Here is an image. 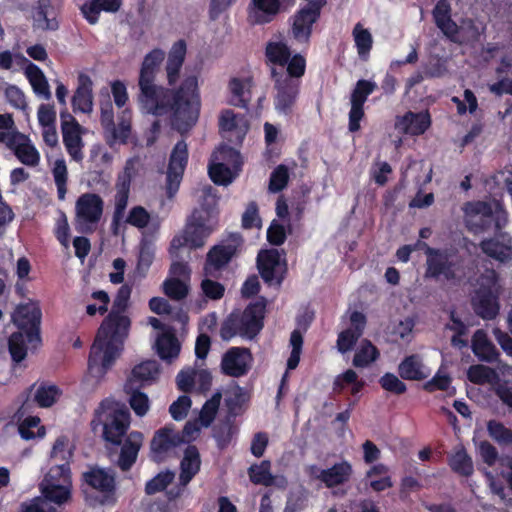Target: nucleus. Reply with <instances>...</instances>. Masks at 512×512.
Returning a JSON list of instances; mask_svg holds the SVG:
<instances>
[{"instance_id": "nucleus-1", "label": "nucleus", "mask_w": 512, "mask_h": 512, "mask_svg": "<svg viewBox=\"0 0 512 512\" xmlns=\"http://www.w3.org/2000/svg\"><path fill=\"white\" fill-rule=\"evenodd\" d=\"M165 59V52L155 48L142 61L138 86V101L147 113L155 116L170 114L173 126L180 132L191 129L200 114L201 100L196 76H187L177 89L155 83Z\"/></svg>"}, {"instance_id": "nucleus-2", "label": "nucleus", "mask_w": 512, "mask_h": 512, "mask_svg": "<svg viewBox=\"0 0 512 512\" xmlns=\"http://www.w3.org/2000/svg\"><path fill=\"white\" fill-rule=\"evenodd\" d=\"M131 292L127 284L118 289L111 311L98 328L88 358V371L96 379H102L107 374L124 349L131 325L124 312L128 308Z\"/></svg>"}, {"instance_id": "nucleus-3", "label": "nucleus", "mask_w": 512, "mask_h": 512, "mask_svg": "<svg viewBox=\"0 0 512 512\" xmlns=\"http://www.w3.org/2000/svg\"><path fill=\"white\" fill-rule=\"evenodd\" d=\"M131 414L126 404L112 398L103 399L94 412L91 426L102 428V438L113 446H120L129 433Z\"/></svg>"}, {"instance_id": "nucleus-4", "label": "nucleus", "mask_w": 512, "mask_h": 512, "mask_svg": "<svg viewBox=\"0 0 512 512\" xmlns=\"http://www.w3.org/2000/svg\"><path fill=\"white\" fill-rule=\"evenodd\" d=\"M266 306L265 297L260 296L242 312L232 311L221 324V339L229 341L237 335L250 340L255 338L264 327Z\"/></svg>"}, {"instance_id": "nucleus-5", "label": "nucleus", "mask_w": 512, "mask_h": 512, "mask_svg": "<svg viewBox=\"0 0 512 512\" xmlns=\"http://www.w3.org/2000/svg\"><path fill=\"white\" fill-rule=\"evenodd\" d=\"M466 258L456 247L429 249L425 277L446 281L460 280L466 275Z\"/></svg>"}, {"instance_id": "nucleus-6", "label": "nucleus", "mask_w": 512, "mask_h": 512, "mask_svg": "<svg viewBox=\"0 0 512 512\" xmlns=\"http://www.w3.org/2000/svg\"><path fill=\"white\" fill-rule=\"evenodd\" d=\"M215 221L211 210L205 207L195 208L188 218L182 235L175 236L171 241V250L183 246L200 248L214 230Z\"/></svg>"}, {"instance_id": "nucleus-7", "label": "nucleus", "mask_w": 512, "mask_h": 512, "mask_svg": "<svg viewBox=\"0 0 512 512\" xmlns=\"http://www.w3.org/2000/svg\"><path fill=\"white\" fill-rule=\"evenodd\" d=\"M82 491L88 495L95 491L99 494L98 501L101 505H114L116 497V473L113 469H106L98 465L88 467L81 475Z\"/></svg>"}, {"instance_id": "nucleus-8", "label": "nucleus", "mask_w": 512, "mask_h": 512, "mask_svg": "<svg viewBox=\"0 0 512 512\" xmlns=\"http://www.w3.org/2000/svg\"><path fill=\"white\" fill-rule=\"evenodd\" d=\"M503 214L504 211L497 202L476 201L469 204L466 226L474 234L490 230L497 233L502 229Z\"/></svg>"}, {"instance_id": "nucleus-9", "label": "nucleus", "mask_w": 512, "mask_h": 512, "mask_svg": "<svg viewBox=\"0 0 512 512\" xmlns=\"http://www.w3.org/2000/svg\"><path fill=\"white\" fill-rule=\"evenodd\" d=\"M13 324L24 332L28 343L36 348L41 345V321L42 310L38 300L29 299L27 302L19 303L12 315Z\"/></svg>"}, {"instance_id": "nucleus-10", "label": "nucleus", "mask_w": 512, "mask_h": 512, "mask_svg": "<svg viewBox=\"0 0 512 512\" xmlns=\"http://www.w3.org/2000/svg\"><path fill=\"white\" fill-rule=\"evenodd\" d=\"M244 239L240 233H230L218 244L212 246L204 263L206 276H213L214 272L224 269L234 258L241 253Z\"/></svg>"}, {"instance_id": "nucleus-11", "label": "nucleus", "mask_w": 512, "mask_h": 512, "mask_svg": "<svg viewBox=\"0 0 512 512\" xmlns=\"http://www.w3.org/2000/svg\"><path fill=\"white\" fill-rule=\"evenodd\" d=\"M327 0L308 2L292 16L290 33L298 43L309 44L313 25L318 21Z\"/></svg>"}, {"instance_id": "nucleus-12", "label": "nucleus", "mask_w": 512, "mask_h": 512, "mask_svg": "<svg viewBox=\"0 0 512 512\" xmlns=\"http://www.w3.org/2000/svg\"><path fill=\"white\" fill-rule=\"evenodd\" d=\"M270 77L276 91L275 109L279 113L290 114L300 92V81L284 77V73L275 67L270 68Z\"/></svg>"}, {"instance_id": "nucleus-13", "label": "nucleus", "mask_w": 512, "mask_h": 512, "mask_svg": "<svg viewBox=\"0 0 512 512\" xmlns=\"http://www.w3.org/2000/svg\"><path fill=\"white\" fill-rule=\"evenodd\" d=\"M257 268L268 286L279 288L287 274V263H281V253L277 249L261 250L257 256Z\"/></svg>"}, {"instance_id": "nucleus-14", "label": "nucleus", "mask_w": 512, "mask_h": 512, "mask_svg": "<svg viewBox=\"0 0 512 512\" xmlns=\"http://www.w3.org/2000/svg\"><path fill=\"white\" fill-rule=\"evenodd\" d=\"M183 442V437L173 427L160 428L155 432L150 443L151 459L156 463L164 462L168 453Z\"/></svg>"}, {"instance_id": "nucleus-15", "label": "nucleus", "mask_w": 512, "mask_h": 512, "mask_svg": "<svg viewBox=\"0 0 512 512\" xmlns=\"http://www.w3.org/2000/svg\"><path fill=\"white\" fill-rule=\"evenodd\" d=\"M6 146L13 151L16 158L24 165L35 167L40 162V153L28 135L15 131L6 141Z\"/></svg>"}, {"instance_id": "nucleus-16", "label": "nucleus", "mask_w": 512, "mask_h": 512, "mask_svg": "<svg viewBox=\"0 0 512 512\" xmlns=\"http://www.w3.org/2000/svg\"><path fill=\"white\" fill-rule=\"evenodd\" d=\"M251 352L244 347H231L222 357L221 370L231 377H241L250 369Z\"/></svg>"}, {"instance_id": "nucleus-17", "label": "nucleus", "mask_w": 512, "mask_h": 512, "mask_svg": "<svg viewBox=\"0 0 512 512\" xmlns=\"http://www.w3.org/2000/svg\"><path fill=\"white\" fill-rule=\"evenodd\" d=\"M35 387L33 384L26 392H25V400L22 405L15 412L13 418L16 419L18 423V433L23 440L29 441L34 440L36 438H43L46 434V429L43 425H40L41 420L38 416H28L25 419H22L26 412V404L30 397V393L32 389Z\"/></svg>"}, {"instance_id": "nucleus-18", "label": "nucleus", "mask_w": 512, "mask_h": 512, "mask_svg": "<svg viewBox=\"0 0 512 512\" xmlns=\"http://www.w3.org/2000/svg\"><path fill=\"white\" fill-rule=\"evenodd\" d=\"M350 327L341 331L337 338V348L341 353L353 349L359 338L363 335L367 325V318L363 312L353 311L349 316Z\"/></svg>"}, {"instance_id": "nucleus-19", "label": "nucleus", "mask_w": 512, "mask_h": 512, "mask_svg": "<svg viewBox=\"0 0 512 512\" xmlns=\"http://www.w3.org/2000/svg\"><path fill=\"white\" fill-rule=\"evenodd\" d=\"M104 202L95 193H84L76 201V216L79 222L97 223L103 214Z\"/></svg>"}, {"instance_id": "nucleus-20", "label": "nucleus", "mask_w": 512, "mask_h": 512, "mask_svg": "<svg viewBox=\"0 0 512 512\" xmlns=\"http://www.w3.org/2000/svg\"><path fill=\"white\" fill-rule=\"evenodd\" d=\"M431 126V116L429 112L408 111L403 116H398L395 121V128L403 134L411 136H420L424 134Z\"/></svg>"}, {"instance_id": "nucleus-21", "label": "nucleus", "mask_w": 512, "mask_h": 512, "mask_svg": "<svg viewBox=\"0 0 512 512\" xmlns=\"http://www.w3.org/2000/svg\"><path fill=\"white\" fill-rule=\"evenodd\" d=\"M71 105L75 113L89 114L93 109V81L91 77L80 72L77 77V88L71 98Z\"/></svg>"}, {"instance_id": "nucleus-22", "label": "nucleus", "mask_w": 512, "mask_h": 512, "mask_svg": "<svg viewBox=\"0 0 512 512\" xmlns=\"http://www.w3.org/2000/svg\"><path fill=\"white\" fill-rule=\"evenodd\" d=\"M15 59L24 68L25 76L31 84L34 93L49 100L51 98L50 87L43 71L20 53L15 55Z\"/></svg>"}, {"instance_id": "nucleus-23", "label": "nucleus", "mask_w": 512, "mask_h": 512, "mask_svg": "<svg viewBox=\"0 0 512 512\" xmlns=\"http://www.w3.org/2000/svg\"><path fill=\"white\" fill-rule=\"evenodd\" d=\"M432 16L435 25L452 42L457 41L459 26L452 19V8L449 0H439L435 5Z\"/></svg>"}, {"instance_id": "nucleus-24", "label": "nucleus", "mask_w": 512, "mask_h": 512, "mask_svg": "<svg viewBox=\"0 0 512 512\" xmlns=\"http://www.w3.org/2000/svg\"><path fill=\"white\" fill-rule=\"evenodd\" d=\"M143 440L144 436L141 432L131 431L122 442L117 465L123 472L129 471L135 464Z\"/></svg>"}, {"instance_id": "nucleus-25", "label": "nucleus", "mask_w": 512, "mask_h": 512, "mask_svg": "<svg viewBox=\"0 0 512 512\" xmlns=\"http://www.w3.org/2000/svg\"><path fill=\"white\" fill-rule=\"evenodd\" d=\"M279 10V0H252L248 8V21L252 25L269 23Z\"/></svg>"}, {"instance_id": "nucleus-26", "label": "nucleus", "mask_w": 512, "mask_h": 512, "mask_svg": "<svg viewBox=\"0 0 512 512\" xmlns=\"http://www.w3.org/2000/svg\"><path fill=\"white\" fill-rule=\"evenodd\" d=\"M187 45L185 40L176 41L169 53L166 63L167 82L169 86H174L179 79L180 71L185 61Z\"/></svg>"}, {"instance_id": "nucleus-27", "label": "nucleus", "mask_w": 512, "mask_h": 512, "mask_svg": "<svg viewBox=\"0 0 512 512\" xmlns=\"http://www.w3.org/2000/svg\"><path fill=\"white\" fill-rule=\"evenodd\" d=\"M481 251L489 258L507 264L512 261V239L501 242L497 238H486L479 243Z\"/></svg>"}, {"instance_id": "nucleus-28", "label": "nucleus", "mask_w": 512, "mask_h": 512, "mask_svg": "<svg viewBox=\"0 0 512 512\" xmlns=\"http://www.w3.org/2000/svg\"><path fill=\"white\" fill-rule=\"evenodd\" d=\"M472 351L480 360L488 363L497 361L499 352L496 346L488 338L487 333L483 329H478L472 336Z\"/></svg>"}, {"instance_id": "nucleus-29", "label": "nucleus", "mask_w": 512, "mask_h": 512, "mask_svg": "<svg viewBox=\"0 0 512 512\" xmlns=\"http://www.w3.org/2000/svg\"><path fill=\"white\" fill-rule=\"evenodd\" d=\"M228 87L232 95L230 103L235 107L247 108L251 101L253 79L251 77H233L230 79Z\"/></svg>"}, {"instance_id": "nucleus-30", "label": "nucleus", "mask_w": 512, "mask_h": 512, "mask_svg": "<svg viewBox=\"0 0 512 512\" xmlns=\"http://www.w3.org/2000/svg\"><path fill=\"white\" fill-rule=\"evenodd\" d=\"M201 459L198 448L188 445L180 462L179 479L182 485H187L200 471Z\"/></svg>"}, {"instance_id": "nucleus-31", "label": "nucleus", "mask_w": 512, "mask_h": 512, "mask_svg": "<svg viewBox=\"0 0 512 512\" xmlns=\"http://www.w3.org/2000/svg\"><path fill=\"white\" fill-rule=\"evenodd\" d=\"M34 26L44 31H55L59 28L57 12L51 0H39L34 14Z\"/></svg>"}, {"instance_id": "nucleus-32", "label": "nucleus", "mask_w": 512, "mask_h": 512, "mask_svg": "<svg viewBox=\"0 0 512 512\" xmlns=\"http://www.w3.org/2000/svg\"><path fill=\"white\" fill-rule=\"evenodd\" d=\"M63 144L67 153L75 162H81L84 158L82 139L83 128L81 125L72 126L71 128L62 129Z\"/></svg>"}, {"instance_id": "nucleus-33", "label": "nucleus", "mask_w": 512, "mask_h": 512, "mask_svg": "<svg viewBox=\"0 0 512 512\" xmlns=\"http://www.w3.org/2000/svg\"><path fill=\"white\" fill-rule=\"evenodd\" d=\"M322 474L323 484L326 488L331 489L347 483L353 474V468L348 461L343 460L335 463L330 468L324 469Z\"/></svg>"}, {"instance_id": "nucleus-34", "label": "nucleus", "mask_w": 512, "mask_h": 512, "mask_svg": "<svg viewBox=\"0 0 512 512\" xmlns=\"http://www.w3.org/2000/svg\"><path fill=\"white\" fill-rule=\"evenodd\" d=\"M265 62L271 67H285L291 56L290 47L283 41H268L264 50Z\"/></svg>"}, {"instance_id": "nucleus-35", "label": "nucleus", "mask_w": 512, "mask_h": 512, "mask_svg": "<svg viewBox=\"0 0 512 512\" xmlns=\"http://www.w3.org/2000/svg\"><path fill=\"white\" fill-rule=\"evenodd\" d=\"M141 385H135L133 379H127L124 384V391L130 395L129 405L139 417L146 415L150 407V401L144 392H141Z\"/></svg>"}, {"instance_id": "nucleus-36", "label": "nucleus", "mask_w": 512, "mask_h": 512, "mask_svg": "<svg viewBox=\"0 0 512 512\" xmlns=\"http://www.w3.org/2000/svg\"><path fill=\"white\" fill-rule=\"evenodd\" d=\"M156 349L162 360L171 362L180 353V343L176 335L171 332H164L156 340Z\"/></svg>"}, {"instance_id": "nucleus-37", "label": "nucleus", "mask_w": 512, "mask_h": 512, "mask_svg": "<svg viewBox=\"0 0 512 512\" xmlns=\"http://www.w3.org/2000/svg\"><path fill=\"white\" fill-rule=\"evenodd\" d=\"M160 373V367L155 360H146L136 365L128 379H133L135 385L144 386L145 383L155 380Z\"/></svg>"}, {"instance_id": "nucleus-38", "label": "nucleus", "mask_w": 512, "mask_h": 512, "mask_svg": "<svg viewBox=\"0 0 512 512\" xmlns=\"http://www.w3.org/2000/svg\"><path fill=\"white\" fill-rule=\"evenodd\" d=\"M399 375L404 380L420 381L425 379L428 374L422 369V363L418 355L405 357L398 367Z\"/></svg>"}, {"instance_id": "nucleus-39", "label": "nucleus", "mask_w": 512, "mask_h": 512, "mask_svg": "<svg viewBox=\"0 0 512 512\" xmlns=\"http://www.w3.org/2000/svg\"><path fill=\"white\" fill-rule=\"evenodd\" d=\"M451 470L463 477H470L474 472L472 458L464 447L455 451L448 459Z\"/></svg>"}, {"instance_id": "nucleus-40", "label": "nucleus", "mask_w": 512, "mask_h": 512, "mask_svg": "<svg viewBox=\"0 0 512 512\" xmlns=\"http://www.w3.org/2000/svg\"><path fill=\"white\" fill-rule=\"evenodd\" d=\"M162 290L171 300L182 301L188 296L190 285L177 277H167L162 283Z\"/></svg>"}, {"instance_id": "nucleus-41", "label": "nucleus", "mask_w": 512, "mask_h": 512, "mask_svg": "<svg viewBox=\"0 0 512 512\" xmlns=\"http://www.w3.org/2000/svg\"><path fill=\"white\" fill-rule=\"evenodd\" d=\"M250 481L255 485L271 486L274 476L271 474V462L263 460L260 464H253L248 468Z\"/></svg>"}, {"instance_id": "nucleus-42", "label": "nucleus", "mask_w": 512, "mask_h": 512, "mask_svg": "<svg viewBox=\"0 0 512 512\" xmlns=\"http://www.w3.org/2000/svg\"><path fill=\"white\" fill-rule=\"evenodd\" d=\"M61 394L58 386L41 383L34 393V401L39 407L48 408L58 400Z\"/></svg>"}, {"instance_id": "nucleus-43", "label": "nucleus", "mask_w": 512, "mask_h": 512, "mask_svg": "<svg viewBox=\"0 0 512 512\" xmlns=\"http://www.w3.org/2000/svg\"><path fill=\"white\" fill-rule=\"evenodd\" d=\"M42 493L46 500L61 505L71 497V485L43 483Z\"/></svg>"}, {"instance_id": "nucleus-44", "label": "nucleus", "mask_w": 512, "mask_h": 512, "mask_svg": "<svg viewBox=\"0 0 512 512\" xmlns=\"http://www.w3.org/2000/svg\"><path fill=\"white\" fill-rule=\"evenodd\" d=\"M27 337L24 332L17 331L10 335L8 339V349L14 362L20 363L27 356Z\"/></svg>"}, {"instance_id": "nucleus-45", "label": "nucleus", "mask_w": 512, "mask_h": 512, "mask_svg": "<svg viewBox=\"0 0 512 512\" xmlns=\"http://www.w3.org/2000/svg\"><path fill=\"white\" fill-rule=\"evenodd\" d=\"M353 37L358 55L364 59L371 51L373 45L372 35L368 29L357 23L353 28Z\"/></svg>"}, {"instance_id": "nucleus-46", "label": "nucleus", "mask_w": 512, "mask_h": 512, "mask_svg": "<svg viewBox=\"0 0 512 512\" xmlns=\"http://www.w3.org/2000/svg\"><path fill=\"white\" fill-rule=\"evenodd\" d=\"M44 483L71 485L70 462L65 461L52 466L45 475Z\"/></svg>"}, {"instance_id": "nucleus-47", "label": "nucleus", "mask_w": 512, "mask_h": 512, "mask_svg": "<svg viewBox=\"0 0 512 512\" xmlns=\"http://www.w3.org/2000/svg\"><path fill=\"white\" fill-rule=\"evenodd\" d=\"M379 350L369 340H364L359 350L353 357V365L355 367H366L370 363L376 361L379 357Z\"/></svg>"}, {"instance_id": "nucleus-48", "label": "nucleus", "mask_w": 512, "mask_h": 512, "mask_svg": "<svg viewBox=\"0 0 512 512\" xmlns=\"http://www.w3.org/2000/svg\"><path fill=\"white\" fill-rule=\"evenodd\" d=\"M188 162V148L184 140H179L170 155L168 168L184 173Z\"/></svg>"}, {"instance_id": "nucleus-49", "label": "nucleus", "mask_w": 512, "mask_h": 512, "mask_svg": "<svg viewBox=\"0 0 512 512\" xmlns=\"http://www.w3.org/2000/svg\"><path fill=\"white\" fill-rule=\"evenodd\" d=\"M52 174L54 177V182L57 187V195L59 200H64L67 193V180H68V171L66 162L64 159H57L54 162V166L52 169Z\"/></svg>"}, {"instance_id": "nucleus-50", "label": "nucleus", "mask_w": 512, "mask_h": 512, "mask_svg": "<svg viewBox=\"0 0 512 512\" xmlns=\"http://www.w3.org/2000/svg\"><path fill=\"white\" fill-rule=\"evenodd\" d=\"M221 399L222 393L217 391L202 406L199 419L204 427L210 426L214 421L221 403Z\"/></svg>"}, {"instance_id": "nucleus-51", "label": "nucleus", "mask_w": 512, "mask_h": 512, "mask_svg": "<svg viewBox=\"0 0 512 512\" xmlns=\"http://www.w3.org/2000/svg\"><path fill=\"white\" fill-rule=\"evenodd\" d=\"M246 400V393L243 388L236 386L232 393L225 398V406L227 408L228 416H239L243 412V405Z\"/></svg>"}, {"instance_id": "nucleus-52", "label": "nucleus", "mask_w": 512, "mask_h": 512, "mask_svg": "<svg viewBox=\"0 0 512 512\" xmlns=\"http://www.w3.org/2000/svg\"><path fill=\"white\" fill-rule=\"evenodd\" d=\"M154 256V245L150 241L142 239L139 247L136 270L144 275L150 268L151 264L153 263Z\"/></svg>"}, {"instance_id": "nucleus-53", "label": "nucleus", "mask_w": 512, "mask_h": 512, "mask_svg": "<svg viewBox=\"0 0 512 512\" xmlns=\"http://www.w3.org/2000/svg\"><path fill=\"white\" fill-rule=\"evenodd\" d=\"M307 61L305 56L300 53L291 54L288 63H286V74L284 77H290L291 80L300 81L305 75Z\"/></svg>"}, {"instance_id": "nucleus-54", "label": "nucleus", "mask_w": 512, "mask_h": 512, "mask_svg": "<svg viewBox=\"0 0 512 512\" xmlns=\"http://www.w3.org/2000/svg\"><path fill=\"white\" fill-rule=\"evenodd\" d=\"M289 182V170L284 164L278 165L271 173L268 189L272 193L281 192Z\"/></svg>"}, {"instance_id": "nucleus-55", "label": "nucleus", "mask_w": 512, "mask_h": 512, "mask_svg": "<svg viewBox=\"0 0 512 512\" xmlns=\"http://www.w3.org/2000/svg\"><path fill=\"white\" fill-rule=\"evenodd\" d=\"M175 477L174 472L170 470L162 471L150 479L145 485V492L148 495H153L161 492L173 481Z\"/></svg>"}, {"instance_id": "nucleus-56", "label": "nucleus", "mask_w": 512, "mask_h": 512, "mask_svg": "<svg viewBox=\"0 0 512 512\" xmlns=\"http://www.w3.org/2000/svg\"><path fill=\"white\" fill-rule=\"evenodd\" d=\"M208 174L216 185H228L233 180L231 169L224 163H210Z\"/></svg>"}, {"instance_id": "nucleus-57", "label": "nucleus", "mask_w": 512, "mask_h": 512, "mask_svg": "<svg viewBox=\"0 0 512 512\" xmlns=\"http://www.w3.org/2000/svg\"><path fill=\"white\" fill-rule=\"evenodd\" d=\"M376 83L360 79L357 81L355 88L351 93L350 102L354 104L364 105L368 96L376 89Z\"/></svg>"}, {"instance_id": "nucleus-58", "label": "nucleus", "mask_w": 512, "mask_h": 512, "mask_svg": "<svg viewBox=\"0 0 512 512\" xmlns=\"http://www.w3.org/2000/svg\"><path fill=\"white\" fill-rule=\"evenodd\" d=\"M487 431L492 439L499 444H512V430L497 420L487 423Z\"/></svg>"}, {"instance_id": "nucleus-59", "label": "nucleus", "mask_w": 512, "mask_h": 512, "mask_svg": "<svg viewBox=\"0 0 512 512\" xmlns=\"http://www.w3.org/2000/svg\"><path fill=\"white\" fill-rule=\"evenodd\" d=\"M494 375L495 372L492 368L481 364L472 365L467 371L468 380L480 385L490 382Z\"/></svg>"}, {"instance_id": "nucleus-60", "label": "nucleus", "mask_w": 512, "mask_h": 512, "mask_svg": "<svg viewBox=\"0 0 512 512\" xmlns=\"http://www.w3.org/2000/svg\"><path fill=\"white\" fill-rule=\"evenodd\" d=\"M380 386L395 395H402L406 392V384L400 380L395 374L387 372L379 379Z\"/></svg>"}, {"instance_id": "nucleus-61", "label": "nucleus", "mask_w": 512, "mask_h": 512, "mask_svg": "<svg viewBox=\"0 0 512 512\" xmlns=\"http://www.w3.org/2000/svg\"><path fill=\"white\" fill-rule=\"evenodd\" d=\"M69 439L67 436H59L52 447L51 458L60 460L61 462H71L73 451L68 448Z\"/></svg>"}, {"instance_id": "nucleus-62", "label": "nucleus", "mask_w": 512, "mask_h": 512, "mask_svg": "<svg viewBox=\"0 0 512 512\" xmlns=\"http://www.w3.org/2000/svg\"><path fill=\"white\" fill-rule=\"evenodd\" d=\"M149 212L142 206H134L129 211L126 222L136 228H145L150 222Z\"/></svg>"}, {"instance_id": "nucleus-63", "label": "nucleus", "mask_w": 512, "mask_h": 512, "mask_svg": "<svg viewBox=\"0 0 512 512\" xmlns=\"http://www.w3.org/2000/svg\"><path fill=\"white\" fill-rule=\"evenodd\" d=\"M192 401L189 396L181 395L176 401H174L170 407L169 412L172 418L176 421L184 419L191 407Z\"/></svg>"}, {"instance_id": "nucleus-64", "label": "nucleus", "mask_w": 512, "mask_h": 512, "mask_svg": "<svg viewBox=\"0 0 512 512\" xmlns=\"http://www.w3.org/2000/svg\"><path fill=\"white\" fill-rule=\"evenodd\" d=\"M201 290L210 300H219L224 296L225 287L218 281L205 278L201 282Z\"/></svg>"}]
</instances>
